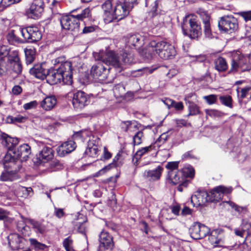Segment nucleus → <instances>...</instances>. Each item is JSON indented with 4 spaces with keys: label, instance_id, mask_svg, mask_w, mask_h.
I'll return each mask as SVG.
<instances>
[{
    "label": "nucleus",
    "instance_id": "obj_37",
    "mask_svg": "<svg viewBox=\"0 0 251 251\" xmlns=\"http://www.w3.org/2000/svg\"><path fill=\"white\" fill-rule=\"evenodd\" d=\"M142 37L139 34H132L128 36V43L129 45L136 47L141 44Z\"/></svg>",
    "mask_w": 251,
    "mask_h": 251
},
{
    "label": "nucleus",
    "instance_id": "obj_20",
    "mask_svg": "<svg viewBox=\"0 0 251 251\" xmlns=\"http://www.w3.org/2000/svg\"><path fill=\"white\" fill-rule=\"evenodd\" d=\"M199 14L204 24V31L205 36L208 38H211L212 33L211 30V17L210 15L205 11H200Z\"/></svg>",
    "mask_w": 251,
    "mask_h": 251
},
{
    "label": "nucleus",
    "instance_id": "obj_43",
    "mask_svg": "<svg viewBox=\"0 0 251 251\" xmlns=\"http://www.w3.org/2000/svg\"><path fill=\"white\" fill-rule=\"evenodd\" d=\"M63 245L66 251H76L74 248L73 241L69 236L64 239Z\"/></svg>",
    "mask_w": 251,
    "mask_h": 251
},
{
    "label": "nucleus",
    "instance_id": "obj_35",
    "mask_svg": "<svg viewBox=\"0 0 251 251\" xmlns=\"http://www.w3.org/2000/svg\"><path fill=\"white\" fill-rule=\"evenodd\" d=\"M121 156L120 154L119 153H118L116 156H115V157L113 158V162L111 163H110L108 165L105 166L102 169H101L98 172H97L95 176H99L100 175H101L105 173H106L107 171L110 170L111 168H114L116 166V162L119 160V157Z\"/></svg>",
    "mask_w": 251,
    "mask_h": 251
},
{
    "label": "nucleus",
    "instance_id": "obj_64",
    "mask_svg": "<svg viewBox=\"0 0 251 251\" xmlns=\"http://www.w3.org/2000/svg\"><path fill=\"white\" fill-rule=\"evenodd\" d=\"M131 125V121H127L123 122L121 124V128L125 132H127L129 127Z\"/></svg>",
    "mask_w": 251,
    "mask_h": 251
},
{
    "label": "nucleus",
    "instance_id": "obj_10",
    "mask_svg": "<svg viewBox=\"0 0 251 251\" xmlns=\"http://www.w3.org/2000/svg\"><path fill=\"white\" fill-rule=\"evenodd\" d=\"M59 20L62 28L70 30L75 33L79 31L80 23L75 15H63L61 16Z\"/></svg>",
    "mask_w": 251,
    "mask_h": 251
},
{
    "label": "nucleus",
    "instance_id": "obj_36",
    "mask_svg": "<svg viewBox=\"0 0 251 251\" xmlns=\"http://www.w3.org/2000/svg\"><path fill=\"white\" fill-rule=\"evenodd\" d=\"M189 113L187 117L195 116L201 114L199 106L193 101L188 100L187 102Z\"/></svg>",
    "mask_w": 251,
    "mask_h": 251
},
{
    "label": "nucleus",
    "instance_id": "obj_3",
    "mask_svg": "<svg viewBox=\"0 0 251 251\" xmlns=\"http://www.w3.org/2000/svg\"><path fill=\"white\" fill-rule=\"evenodd\" d=\"M164 60L173 58L176 54V50L173 46L165 41H151L149 46L143 50L146 57L149 59L152 57L154 52Z\"/></svg>",
    "mask_w": 251,
    "mask_h": 251
},
{
    "label": "nucleus",
    "instance_id": "obj_26",
    "mask_svg": "<svg viewBox=\"0 0 251 251\" xmlns=\"http://www.w3.org/2000/svg\"><path fill=\"white\" fill-rule=\"evenodd\" d=\"M9 246L12 250H18L23 248V245L25 240L23 236H12L11 239L9 236L7 237Z\"/></svg>",
    "mask_w": 251,
    "mask_h": 251
},
{
    "label": "nucleus",
    "instance_id": "obj_27",
    "mask_svg": "<svg viewBox=\"0 0 251 251\" xmlns=\"http://www.w3.org/2000/svg\"><path fill=\"white\" fill-rule=\"evenodd\" d=\"M134 51L133 50H125L120 53L121 61L122 62V69L123 68L124 64H131L135 62Z\"/></svg>",
    "mask_w": 251,
    "mask_h": 251
},
{
    "label": "nucleus",
    "instance_id": "obj_46",
    "mask_svg": "<svg viewBox=\"0 0 251 251\" xmlns=\"http://www.w3.org/2000/svg\"><path fill=\"white\" fill-rule=\"evenodd\" d=\"M50 168L52 171H56L63 169V164L57 160H54L49 164Z\"/></svg>",
    "mask_w": 251,
    "mask_h": 251
},
{
    "label": "nucleus",
    "instance_id": "obj_29",
    "mask_svg": "<svg viewBox=\"0 0 251 251\" xmlns=\"http://www.w3.org/2000/svg\"><path fill=\"white\" fill-rule=\"evenodd\" d=\"M182 174V171H169L167 177L168 182L173 185L178 184L181 181Z\"/></svg>",
    "mask_w": 251,
    "mask_h": 251
},
{
    "label": "nucleus",
    "instance_id": "obj_60",
    "mask_svg": "<svg viewBox=\"0 0 251 251\" xmlns=\"http://www.w3.org/2000/svg\"><path fill=\"white\" fill-rule=\"evenodd\" d=\"M12 51H9L7 47L2 45L0 46V56H3L4 57H7L10 54Z\"/></svg>",
    "mask_w": 251,
    "mask_h": 251
},
{
    "label": "nucleus",
    "instance_id": "obj_38",
    "mask_svg": "<svg viewBox=\"0 0 251 251\" xmlns=\"http://www.w3.org/2000/svg\"><path fill=\"white\" fill-rule=\"evenodd\" d=\"M152 150V146L151 145L148 147L142 148V149L137 151L136 153L134 154L132 160L137 163L138 159H140L141 157L146 153Z\"/></svg>",
    "mask_w": 251,
    "mask_h": 251
},
{
    "label": "nucleus",
    "instance_id": "obj_39",
    "mask_svg": "<svg viewBox=\"0 0 251 251\" xmlns=\"http://www.w3.org/2000/svg\"><path fill=\"white\" fill-rule=\"evenodd\" d=\"M0 140L3 146H7L8 143H12V144H16L17 143V140L16 139H12L7 134L0 131Z\"/></svg>",
    "mask_w": 251,
    "mask_h": 251
},
{
    "label": "nucleus",
    "instance_id": "obj_44",
    "mask_svg": "<svg viewBox=\"0 0 251 251\" xmlns=\"http://www.w3.org/2000/svg\"><path fill=\"white\" fill-rule=\"evenodd\" d=\"M221 103L229 108H232V98L229 95L221 96L219 97Z\"/></svg>",
    "mask_w": 251,
    "mask_h": 251
},
{
    "label": "nucleus",
    "instance_id": "obj_48",
    "mask_svg": "<svg viewBox=\"0 0 251 251\" xmlns=\"http://www.w3.org/2000/svg\"><path fill=\"white\" fill-rule=\"evenodd\" d=\"M90 16H91V11L88 7L83 10L80 14L75 15V17L78 19L79 22L85 18H89Z\"/></svg>",
    "mask_w": 251,
    "mask_h": 251
},
{
    "label": "nucleus",
    "instance_id": "obj_57",
    "mask_svg": "<svg viewBox=\"0 0 251 251\" xmlns=\"http://www.w3.org/2000/svg\"><path fill=\"white\" fill-rule=\"evenodd\" d=\"M178 164L179 162L177 161L169 162L167 164L166 168L168 169L169 171H177Z\"/></svg>",
    "mask_w": 251,
    "mask_h": 251
},
{
    "label": "nucleus",
    "instance_id": "obj_11",
    "mask_svg": "<svg viewBox=\"0 0 251 251\" xmlns=\"http://www.w3.org/2000/svg\"><path fill=\"white\" fill-rule=\"evenodd\" d=\"M21 31L22 36L25 42L35 43L39 41L42 37L41 31L35 25L22 27Z\"/></svg>",
    "mask_w": 251,
    "mask_h": 251
},
{
    "label": "nucleus",
    "instance_id": "obj_62",
    "mask_svg": "<svg viewBox=\"0 0 251 251\" xmlns=\"http://www.w3.org/2000/svg\"><path fill=\"white\" fill-rule=\"evenodd\" d=\"M37 105V102L36 100L32 101L29 102L25 103L23 105V107L25 110L31 109L36 107Z\"/></svg>",
    "mask_w": 251,
    "mask_h": 251
},
{
    "label": "nucleus",
    "instance_id": "obj_23",
    "mask_svg": "<svg viewBox=\"0 0 251 251\" xmlns=\"http://www.w3.org/2000/svg\"><path fill=\"white\" fill-rule=\"evenodd\" d=\"M163 170V167L159 165L154 170L145 171L144 176L150 181H156L160 178Z\"/></svg>",
    "mask_w": 251,
    "mask_h": 251
},
{
    "label": "nucleus",
    "instance_id": "obj_47",
    "mask_svg": "<svg viewBox=\"0 0 251 251\" xmlns=\"http://www.w3.org/2000/svg\"><path fill=\"white\" fill-rule=\"evenodd\" d=\"M208 241L214 248L221 247L223 244L222 240L219 239L218 236H208Z\"/></svg>",
    "mask_w": 251,
    "mask_h": 251
},
{
    "label": "nucleus",
    "instance_id": "obj_22",
    "mask_svg": "<svg viewBox=\"0 0 251 251\" xmlns=\"http://www.w3.org/2000/svg\"><path fill=\"white\" fill-rule=\"evenodd\" d=\"M209 193H208L205 189H199L196 194L191 197V202L193 203L194 201L198 200V205L200 206L204 204L205 203L210 201Z\"/></svg>",
    "mask_w": 251,
    "mask_h": 251
},
{
    "label": "nucleus",
    "instance_id": "obj_28",
    "mask_svg": "<svg viewBox=\"0 0 251 251\" xmlns=\"http://www.w3.org/2000/svg\"><path fill=\"white\" fill-rule=\"evenodd\" d=\"M57 99L54 96L46 97L40 103L41 107L45 110L52 109L56 104Z\"/></svg>",
    "mask_w": 251,
    "mask_h": 251
},
{
    "label": "nucleus",
    "instance_id": "obj_24",
    "mask_svg": "<svg viewBox=\"0 0 251 251\" xmlns=\"http://www.w3.org/2000/svg\"><path fill=\"white\" fill-rule=\"evenodd\" d=\"M45 65L44 63L34 65L29 70L30 74L37 78L44 80L46 78L48 70L44 68Z\"/></svg>",
    "mask_w": 251,
    "mask_h": 251
},
{
    "label": "nucleus",
    "instance_id": "obj_56",
    "mask_svg": "<svg viewBox=\"0 0 251 251\" xmlns=\"http://www.w3.org/2000/svg\"><path fill=\"white\" fill-rule=\"evenodd\" d=\"M205 112L207 116L212 118L220 117L221 115V113L215 109H205Z\"/></svg>",
    "mask_w": 251,
    "mask_h": 251
},
{
    "label": "nucleus",
    "instance_id": "obj_58",
    "mask_svg": "<svg viewBox=\"0 0 251 251\" xmlns=\"http://www.w3.org/2000/svg\"><path fill=\"white\" fill-rule=\"evenodd\" d=\"M103 12L113 11L112 10V3L110 0H106L101 5Z\"/></svg>",
    "mask_w": 251,
    "mask_h": 251
},
{
    "label": "nucleus",
    "instance_id": "obj_33",
    "mask_svg": "<svg viewBox=\"0 0 251 251\" xmlns=\"http://www.w3.org/2000/svg\"><path fill=\"white\" fill-rule=\"evenodd\" d=\"M215 68L219 72H225L227 69V64L225 58L219 57L214 61Z\"/></svg>",
    "mask_w": 251,
    "mask_h": 251
},
{
    "label": "nucleus",
    "instance_id": "obj_61",
    "mask_svg": "<svg viewBox=\"0 0 251 251\" xmlns=\"http://www.w3.org/2000/svg\"><path fill=\"white\" fill-rule=\"evenodd\" d=\"M183 159H197L198 158L197 156L193 153L192 151H188L185 152L182 155Z\"/></svg>",
    "mask_w": 251,
    "mask_h": 251
},
{
    "label": "nucleus",
    "instance_id": "obj_52",
    "mask_svg": "<svg viewBox=\"0 0 251 251\" xmlns=\"http://www.w3.org/2000/svg\"><path fill=\"white\" fill-rule=\"evenodd\" d=\"M203 98L209 105L215 103L217 100V96L214 94L205 96L203 97Z\"/></svg>",
    "mask_w": 251,
    "mask_h": 251
},
{
    "label": "nucleus",
    "instance_id": "obj_55",
    "mask_svg": "<svg viewBox=\"0 0 251 251\" xmlns=\"http://www.w3.org/2000/svg\"><path fill=\"white\" fill-rule=\"evenodd\" d=\"M226 202L228 203L230 206H231L232 208L234 209L235 211L239 213H241L243 211H247V208L246 207H242L238 206V205L236 204L232 201H226Z\"/></svg>",
    "mask_w": 251,
    "mask_h": 251
},
{
    "label": "nucleus",
    "instance_id": "obj_50",
    "mask_svg": "<svg viewBox=\"0 0 251 251\" xmlns=\"http://www.w3.org/2000/svg\"><path fill=\"white\" fill-rule=\"evenodd\" d=\"M29 241L30 244L34 247L35 250H44L46 247L45 244L40 243L33 238H30Z\"/></svg>",
    "mask_w": 251,
    "mask_h": 251
},
{
    "label": "nucleus",
    "instance_id": "obj_32",
    "mask_svg": "<svg viewBox=\"0 0 251 251\" xmlns=\"http://www.w3.org/2000/svg\"><path fill=\"white\" fill-rule=\"evenodd\" d=\"M115 11V8L114 11L106 12L103 13V19L106 24L112 22L114 20L120 21L125 18L122 16L117 15Z\"/></svg>",
    "mask_w": 251,
    "mask_h": 251
},
{
    "label": "nucleus",
    "instance_id": "obj_2",
    "mask_svg": "<svg viewBox=\"0 0 251 251\" xmlns=\"http://www.w3.org/2000/svg\"><path fill=\"white\" fill-rule=\"evenodd\" d=\"M46 79L50 85L63 82L66 85L73 83V74L71 71V65L66 63L61 68H50L47 70Z\"/></svg>",
    "mask_w": 251,
    "mask_h": 251
},
{
    "label": "nucleus",
    "instance_id": "obj_12",
    "mask_svg": "<svg viewBox=\"0 0 251 251\" xmlns=\"http://www.w3.org/2000/svg\"><path fill=\"white\" fill-rule=\"evenodd\" d=\"M42 149L39 151V153L33 158L34 165L36 166L44 165L46 163L52 159L54 156L53 151L51 147L42 144Z\"/></svg>",
    "mask_w": 251,
    "mask_h": 251
},
{
    "label": "nucleus",
    "instance_id": "obj_51",
    "mask_svg": "<svg viewBox=\"0 0 251 251\" xmlns=\"http://www.w3.org/2000/svg\"><path fill=\"white\" fill-rule=\"evenodd\" d=\"M168 138V134L167 133H163L159 137L154 144L158 147H160L166 142Z\"/></svg>",
    "mask_w": 251,
    "mask_h": 251
},
{
    "label": "nucleus",
    "instance_id": "obj_17",
    "mask_svg": "<svg viewBox=\"0 0 251 251\" xmlns=\"http://www.w3.org/2000/svg\"><path fill=\"white\" fill-rule=\"evenodd\" d=\"M100 139L93 136L88 142L87 148L84 153V156L96 158L99 154Z\"/></svg>",
    "mask_w": 251,
    "mask_h": 251
},
{
    "label": "nucleus",
    "instance_id": "obj_59",
    "mask_svg": "<svg viewBox=\"0 0 251 251\" xmlns=\"http://www.w3.org/2000/svg\"><path fill=\"white\" fill-rule=\"evenodd\" d=\"M21 0H1L0 1V4L4 7H7L12 4L18 3L21 1Z\"/></svg>",
    "mask_w": 251,
    "mask_h": 251
},
{
    "label": "nucleus",
    "instance_id": "obj_16",
    "mask_svg": "<svg viewBox=\"0 0 251 251\" xmlns=\"http://www.w3.org/2000/svg\"><path fill=\"white\" fill-rule=\"evenodd\" d=\"M231 187H226L220 185L214 188L210 192V202H217L222 200L225 194H228L232 191Z\"/></svg>",
    "mask_w": 251,
    "mask_h": 251
},
{
    "label": "nucleus",
    "instance_id": "obj_7",
    "mask_svg": "<svg viewBox=\"0 0 251 251\" xmlns=\"http://www.w3.org/2000/svg\"><path fill=\"white\" fill-rule=\"evenodd\" d=\"M21 217L23 220L18 222L17 229L19 231L21 232L22 234H25V235H29L28 233H26V232L29 231L30 228L28 226L25 225L26 224L32 225L37 233H44L45 228L39 222L33 219L24 218L22 215H21Z\"/></svg>",
    "mask_w": 251,
    "mask_h": 251
},
{
    "label": "nucleus",
    "instance_id": "obj_31",
    "mask_svg": "<svg viewBox=\"0 0 251 251\" xmlns=\"http://www.w3.org/2000/svg\"><path fill=\"white\" fill-rule=\"evenodd\" d=\"M243 63V60L241 58L240 56H234L231 60V68L229 71V73L234 74L236 73L239 68L242 67Z\"/></svg>",
    "mask_w": 251,
    "mask_h": 251
},
{
    "label": "nucleus",
    "instance_id": "obj_54",
    "mask_svg": "<svg viewBox=\"0 0 251 251\" xmlns=\"http://www.w3.org/2000/svg\"><path fill=\"white\" fill-rule=\"evenodd\" d=\"M182 173L185 174L187 177H192L195 175V170L194 168L190 166L187 168H184L182 170Z\"/></svg>",
    "mask_w": 251,
    "mask_h": 251
},
{
    "label": "nucleus",
    "instance_id": "obj_18",
    "mask_svg": "<svg viewBox=\"0 0 251 251\" xmlns=\"http://www.w3.org/2000/svg\"><path fill=\"white\" fill-rule=\"evenodd\" d=\"M76 147L75 143L73 140L64 142L57 148V154L60 157H64L74 151Z\"/></svg>",
    "mask_w": 251,
    "mask_h": 251
},
{
    "label": "nucleus",
    "instance_id": "obj_42",
    "mask_svg": "<svg viewBox=\"0 0 251 251\" xmlns=\"http://www.w3.org/2000/svg\"><path fill=\"white\" fill-rule=\"evenodd\" d=\"M69 63L71 65V71L72 72V63L69 62L65 60V58L64 56H60L57 58H56L54 61V68H61L63 65L66 63Z\"/></svg>",
    "mask_w": 251,
    "mask_h": 251
},
{
    "label": "nucleus",
    "instance_id": "obj_53",
    "mask_svg": "<svg viewBox=\"0 0 251 251\" xmlns=\"http://www.w3.org/2000/svg\"><path fill=\"white\" fill-rule=\"evenodd\" d=\"M143 137V133L141 131H138L133 136V141L134 145H140L142 141V137Z\"/></svg>",
    "mask_w": 251,
    "mask_h": 251
},
{
    "label": "nucleus",
    "instance_id": "obj_41",
    "mask_svg": "<svg viewBox=\"0 0 251 251\" xmlns=\"http://www.w3.org/2000/svg\"><path fill=\"white\" fill-rule=\"evenodd\" d=\"M26 64L31 63L35 58V51L33 49H25V50Z\"/></svg>",
    "mask_w": 251,
    "mask_h": 251
},
{
    "label": "nucleus",
    "instance_id": "obj_40",
    "mask_svg": "<svg viewBox=\"0 0 251 251\" xmlns=\"http://www.w3.org/2000/svg\"><path fill=\"white\" fill-rule=\"evenodd\" d=\"M26 119V117L20 115H18L16 117L8 116L6 119V122L8 124L22 123L25 122Z\"/></svg>",
    "mask_w": 251,
    "mask_h": 251
},
{
    "label": "nucleus",
    "instance_id": "obj_5",
    "mask_svg": "<svg viewBox=\"0 0 251 251\" xmlns=\"http://www.w3.org/2000/svg\"><path fill=\"white\" fill-rule=\"evenodd\" d=\"M96 60L101 61L106 66H112L114 68L122 69L121 57L115 51L111 50H101L94 53Z\"/></svg>",
    "mask_w": 251,
    "mask_h": 251
},
{
    "label": "nucleus",
    "instance_id": "obj_49",
    "mask_svg": "<svg viewBox=\"0 0 251 251\" xmlns=\"http://www.w3.org/2000/svg\"><path fill=\"white\" fill-rule=\"evenodd\" d=\"M239 88H238L236 90L238 93V97L239 99L243 100L249 94V92L251 90V87L247 86L245 88H242L240 92H239Z\"/></svg>",
    "mask_w": 251,
    "mask_h": 251
},
{
    "label": "nucleus",
    "instance_id": "obj_45",
    "mask_svg": "<svg viewBox=\"0 0 251 251\" xmlns=\"http://www.w3.org/2000/svg\"><path fill=\"white\" fill-rule=\"evenodd\" d=\"M8 72L7 61H5L3 57H1L0 58V77L5 75Z\"/></svg>",
    "mask_w": 251,
    "mask_h": 251
},
{
    "label": "nucleus",
    "instance_id": "obj_1",
    "mask_svg": "<svg viewBox=\"0 0 251 251\" xmlns=\"http://www.w3.org/2000/svg\"><path fill=\"white\" fill-rule=\"evenodd\" d=\"M12 139H17V143L16 144L8 143L7 146H4L7 148L8 152L5 155L3 161L13 164L17 163H18V164L20 163L21 164V162L26 161L30 154V147L27 144H24L17 149H15V147L19 143V140L17 138H12Z\"/></svg>",
    "mask_w": 251,
    "mask_h": 251
},
{
    "label": "nucleus",
    "instance_id": "obj_4",
    "mask_svg": "<svg viewBox=\"0 0 251 251\" xmlns=\"http://www.w3.org/2000/svg\"><path fill=\"white\" fill-rule=\"evenodd\" d=\"M184 35L191 39H196L201 35V28L200 23L193 16H186L181 25Z\"/></svg>",
    "mask_w": 251,
    "mask_h": 251
},
{
    "label": "nucleus",
    "instance_id": "obj_21",
    "mask_svg": "<svg viewBox=\"0 0 251 251\" xmlns=\"http://www.w3.org/2000/svg\"><path fill=\"white\" fill-rule=\"evenodd\" d=\"M44 3L42 0H33L29 9V13L38 18L41 16L44 11Z\"/></svg>",
    "mask_w": 251,
    "mask_h": 251
},
{
    "label": "nucleus",
    "instance_id": "obj_13",
    "mask_svg": "<svg viewBox=\"0 0 251 251\" xmlns=\"http://www.w3.org/2000/svg\"><path fill=\"white\" fill-rule=\"evenodd\" d=\"M110 66L103 65L102 62L93 65L90 71V75L94 78L101 80L106 79L109 73Z\"/></svg>",
    "mask_w": 251,
    "mask_h": 251
},
{
    "label": "nucleus",
    "instance_id": "obj_8",
    "mask_svg": "<svg viewBox=\"0 0 251 251\" xmlns=\"http://www.w3.org/2000/svg\"><path fill=\"white\" fill-rule=\"evenodd\" d=\"M3 161L4 165V170L1 172L0 175V181L2 182H12L18 180L21 178L20 175L18 174L19 171L22 167V165L20 163L17 164V168L6 165Z\"/></svg>",
    "mask_w": 251,
    "mask_h": 251
},
{
    "label": "nucleus",
    "instance_id": "obj_6",
    "mask_svg": "<svg viewBox=\"0 0 251 251\" xmlns=\"http://www.w3.org/2000/svg\"><path fill=\"white\" fill-rule=\"evenodd\" d=\"M7 64L8 71L10 74L15 75V76L21 75L23 65L17 51H12L7 56Z\"/></svg>",
    "mask_w": 251,
    "mask_h": 251
},
{
    "label": "nucleus",
    "instance_id": "obj_34",
    "mask_svg": "<svg viewBox=\"0 0 251 251\" xmlns=\"http://www.w3.org/2000/svg\"><path fill=\"white\" fill-rule=\"evenodd\" d=\"M84 218V220L82 222H79L75 225L74 230V234L86 235L87 229L84 223L87 222V218L85 216Z\"/></svg>",
    "mask_w": 251,
    "mask_h": 251
},
{
    "label": "nucleus",
    "instance_id": "obj_14",
    "mask_svg": "<svg viewBox=\"0 0 251 251\" xmlns=\"http://www.w3.org/2000/svg\"><path fill=\"white\" fill-rule=\"evenodd\" d=\"M137 0H117L115 5V12L117 15L126 17L130 11L137 3Z\"/></svg>",
    "mask_w": 251,
    "mask_h": 251
},
{
    "label": "nucleus",
    "instance_id": "obj_25",
    "mask_svg": "<svg viewBox=\"0 0 251 251\" xmlns=\"http://www.w3.org/2000/svg\"><path fill=\"white\" fill-rule=\"evenodd\" d=\"M22 27L17 26L15 29L10 30L7 35V39L9 43L11 45H14L16 43H22L23 41L18 35L19 34H22Z\"/></svg>",
    "mask_w": 251,
    "mask_h": 251
},
{
    "label": "nucleus",
    "instance_id": "obj_9",
    "mask_svg": "<svg viewBox=\"0 0 251 251\" xmlns=\"http://www.w3.org/2000/svg\"><path fill=\"white\" fill-rule=\"evenodd\" d=\"M219 29L225 33L231 34L238 28V24L236 18L231 16H223L218 22Z\"/></svg>",
    "mask_w": 251,
    "mask_h": 251
},
{
    "label": "nucleus",
    "instance_id": "obj_63",
    "mask_svg": "<svg viewBox=\"0 0 251 251\" xmlns=\"http://www.w3.org/2000/svg\"><path fill=\"white\" fill-rule=\"evenodd\" d=\"M22 191L26 197L31 196L33 194L32 189L31 187H23Z\"/></svg>",
    "mask_w": 251,
    "mask_h": 251
},
{
    "label": "nucleus",
    "instance_id": "obj_15",
    "mask_svg": "<svg viewBox=\"0 0 251 251\" xmlns=\"http://www.w3.org/2000/svg\"><path fill=\"white\" fill-rule=\"evenodd\" d=\"M90 102V98L85 92L79 91L74 94L72 103L76 110H80Z\"/></svg>",
    "mask_w": 251,
    "mask_h": 251
},
{
    "label": "nucleus",
    "instance_id": "obj_19",
    "mask_svg": "<svg viewBox=\"0 0 251 251\" xmlns=\"http://www.w3.org/2000/svg\"><path fill=\"white\" fill-rule=\"evenodd\" d=\"M189 230L191 235H210V229L208 227L199 222L194 223Z\"/></svg>",
    "mask_w": 251,
    "mask_h": 251
},
{
    "label": "nucleus",
    "instance_id": "obj_30",
    "mask_svg": "<svg viewBox=\"0 0 251 251\" xmlns=\"http://www.w3.org/2000/svg\"><path fill=\"white\" fill-rule=\"evenodd\" d=\"M100 251L111 248L113 246L112 236H100Z\"/></svg>",
    "mask_w": 251,
    "mask_h": 251
}]
</instances>
